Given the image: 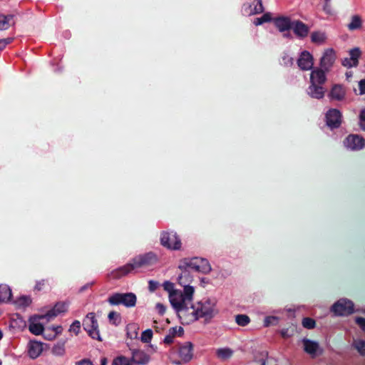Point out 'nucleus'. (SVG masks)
Instances as JSON below:
<instances>
[{
  "mask_svg": "<svg viewBox=\"0 0 365 365\" xmlns=\"http://www.w3.org/2000/svg\"><path fill=\"white\" fill-rule=\"evenodd\" d=\"M218 313L215 300L206 299L193 304L190 300L188 304H184L182 308L178 311V317L181 323L190 324L200 318L209 322Z\"/></svg>",
  "mask_w": 365,
  "mask_h": 365,
  "instance_id": "nucleus-1",
  "label": "nucleus"
},
{
  "mask_svg": "<svg viewBox=\"0 0 365 365\" xmlns=\"http://www.w3.org/2000/svg\"><path fill=\"white\" fill-rule=\"evenodd\" d=\"M157 261V255L152 252L140 255L133 258L130 263H128L112 271L109 277L112 279H119L133 272H137L140 269L147 268L154 263H156Z\"/></svg>",
  "mask_w": 365,
  "mask_h": 365,
  "instance_id": "nucleus-2",
  "label": "nucleus"
},
{
  "mask_svg": "<svg viewBox=\"0 0 365 365\" xmlns=\"http://www.w3.org/2000/svg\"><path fill=\"white\" fill-rule=\"evenodd\" d=\"M180 269L181 270V273L178 278V283L183 287L184 289L183 291L181 292L182 294H174L172 295V298L173 301H175V297L178 299L180 298L181 302L189 303L190 302V300L193 299V295L195 293V287L190 285L193 277L191 275L190 270H187L185 269Z\"/></svg>",
  "mask_w": 365,
  "mask_h": 365,
  "instance_id": "nucleus-3",
  "label": "nucleus"
},
{
  "mask_svg": "<svg viewBox=\"0 0 365 365\" xmlns=\"http://www.w3.org/2000/svg\"><path fill=\"white\" fill-rule=\"evenodd\" d=\"M137 298L133 293H115L108 298L110 305L123 304L126 307H133L135 305Z\"/></svg>",
  "mask_w": 365,
  "mask_h": 365,
  "instance_id": "nucleus-4",
  "label": "nucleus"
},
{
  "mask_svg": "<svg viewBox=\"0 0 365 365\" xmlns=\"http://www.w3.org/2000/svg\"><path fill=\"white\" fill-rule=\"evenodd\" d=\"M83 325L84 329L91 338L101 341L98 322L93 313H89L86 315L83 322Z\"/></svg>",
  "mask_w": 365,
  "mask_h": 365,
  "instance_id": "nucleus-5",
  "label": "nucleus"
},
{
  "mask_svg": "<svg viewBox=\"0 0 365 365\" xmlns=\"http://www.w3.org/2000/svg\"><path fill=\"white\" fill-rule=\"evenodd\" d=\"M331 312L338 316L349 315L354 312V304L349 299H339L331 307Z\"/></svg>",
  "mask_w": 365,
  "mask_h": 365,
  "instance_id": "nucleus-6",
  "label": "nucleus"
},
{
  "mask_svg": "<svg viewBox=\"0 0 365 365\" xmlns=\"http://www.w3.org/2000/svg\"><path fill=\"white\" fill-rule=\"evenodd\" d=\"M161 244L164 247L170 249L178 250L181 248L182 242L177 233L173 232H165L161 237Z\"/></svg>",
  "mask_w": 365,
  "mask_h": 365,
  "instance_id": "nucleus-7",
  "label": "nucleus"
},
{
  "mask_svg": "<svg viewBox=\"0 0 365 365\" xmlns=\"http://www.w3.org/2000/svg\"><path fill=\"white\" fill-rule=\"evenodd\" d=\"M192 349L193 345L191 342H185L184 344L181 345L178 349V355L180 359L175 360L170 357L172 363L179 365L190 361L193 356Z\"/></svg>",
  "mask_w": 365,
  "mask_h": 365,
  "instance_id": "nucleus-8",
  "label": "nucleus"
},
{
  "mask_svg": "<svg viewBox=\"0 0 365 365\" xmlns=\"http://www.w3.org/2000/svg\"><path fill=\"white\" fill-rule=\"evenodd\" d=\"M337 56H336V51L332 48L326 49L323 53L322 57L320 59L319 65L326 72H330L331 68L335 63Z\"/></svg>",
  "mask_w": 365,
  "mask_h": 365,
  "instance_id": "nucleus-9",
  "label": "nucleus"
},
{
  "mask_svg": "<svg viewBox=\"0 0 365 365\" xmlns=\"http://www.w3.org/2000/svg\"><path fill=\"white\" fill-rule=\"evenodd\" d=\"M163 286L165 291L168 292V293L170 304L175 309L177 314L178 315V310L183 307L185 302H181L180 298L178 299V297H175V301H173L172 295L174 294H182L181 291L175 290L174 288V284L170 282V281H165Z\"/></svg>",
  "mask_w": 365,
  "mask_h": 365,
  "instance_id": "nucleus-10",
  "label": "nucleus"
},
{
  "mask_svg": "<svg viewBox=\"0 0 365 365\" xmlns=\"http://www.w3.org/2000/svg\"><path fill=\"white\" fill-rule=\"evenodd\" d=\"M341 113L335 108L329 109L326 113L327 125L330 129H335L341 124Z\"/></svg>",
  "mask_w": 365,
  "mask_h": 365,
  "instance_id": "nucleus-11",
  "label": "nucleus"
},
{
  "mask_svg": "<svg viewBox=\"0 0 365 365\" xmlns=\"http://www.w3.org/2000/svg\"><path fill=\"white\" fill-rule=\"evenodd\" d=\"M45 318L48 319L46 314L31 317L29 319V331L34 335L41 334L44 328L43 324L41 322V320Z\"/></svg>",
  "mask_w": 365,
  "mask_h": 365,
  "instance_id": "nucleus-12",
  "label": "nucleus"
},
{
  "mask_svg": "<svg viewBox=\"0 0 365 365\" xmlns=\"http://www.w3.org/2000/svg\"><path fill=\"white\" fill-rule=\"evenodd\" d=\"M297 66L302 71H310L314 66V58L308 51H303L297 61Z\"/></svg>",
  "mask_w": 365,
  "mask_h": 365,
  "instance_id": "nucleus-13",
  "label": "nucleus"
},
{
  "mask_svg": "<svg viewBox=\"0 0 365 365\" xmlns=\"http://www.w3.org/2000/svg\"><path fill=\"white\" fill-rule=\"evenodd\" d=\"M364 139L356 134H349L344 140V145L351 150H359L364 148Z\"/></svg>",
  "mask_w": 365,
  "mask_h": 365,
  "instance_id": "nucleus-14",
  "label": "nucleus"
},
{
  "mask_svg": "<svg viewBox=\"0 0 365 365\" xmlns=\"http://www.w3.org/2000/svg\"><path fill=\"white\" fill-rule=\"evenodd\" d=\"M292 29L295 36L300 38L307 37L310 31L309 26L299 20L292 21Z\"/></svg>",
  "mask_w": 365,
  "mask_h": 365,
  "instance_id": "nucleus-15",
  "label": "nucleus"
},
{
  "mask_svg": "<svg viewBox=\"0 0 365 365\" xmlns=\"http://www.w3.org/2000/svg\"><path fill=\"white\" fill-rule=\"evenodd\" d=\"M264 7L262 0H252L250 4H244V12L247 15L262 14Z\"/></svg>",
  "mask_w": 365,
  "mask_h": 365,
  "instance_id": "nucleus-16",
  "label": "nucleus"
},
{
  "mask_svg": "<svg viewBox=\"0 0 365 365\" xmlns=\"http://www.w3.org/2000/svg\"><path fill=\"white\" fill-rule=\"evenodd\" d=\"M326 71L322 68H315L310 73V83L323 86L327 81Z\"/></svg>",
  "mask_w": 365,
  "mask_h": 365,
  "instance_id": "nucleus-17",
  "label": "nucleus"
},
{
  "mask_svg": "<svg viewBox=\"0 0 365 365\" xmlns=\"http://www.w3.org/2000/svg\"><path fill=\"white\" fill-rule=\"evenodd\" d=\"M274 23L281 32L292 29V21L289 16H278L274 19Z\"/></svg>",
  "mask_w": 365,
  "mask_h": 365,
  "instance_id": "nucleus-18",
  "label": "nucleus"
},
{
  "mask_svg": "<svg viewBox=\"0 0 365 365\" xmlns=\"http://www.w3.org/2000/svg\"><path fill=\"white\" fill-rule=\"evenodd\" d=\"M43 351V344L37 341H31L28 344V354L32 359L38 357Z\"/></svg>",
  "mask_w": 365,
  "mask_h": 365,
  "instance_id": "nucleus-19",
  "label": "nucleus"
},
{
  "mask_svg": "<svg viewBox=\"0 0 365 365\" xmlns=\"http://www.w3.org/2000/svg\"><path fill=\"white\" fill-rule=\"evenodd\" d=\"M184 334V329L181 327L170 328L168 334L164 337V344H170L176 336H181Z\"/></svg>",
  "mask_w": 365,
  "mask_h": 365,
  "instance_id": "nucleus-20",
  "label": "nucleus"
},
{
  "mask_svg": "<svg viewBox=\"0 0 365 365\" xmlns=\"http://www.w3.org/2000/svg\"><path fill=\"white\" fill-rule=\"evenodd\" d=\"M324 92L325 90L323 86L310 83L308 93L311 97L315 98L316 99H322L324 95Z\"/></svg>",
  "mask_w": 365,
  "mask_h": 365,
  "instance_id": "nucleus-21",
  "label": "nucleus"
},
{
  "mask_svg": "<svg viewBox=\"0 0 365 365\" xmlns=\"http://www.w3.org/2000/svg\"><path fill=\"white\" fill-rule=\"evenodd\" d=\"M179 269H185L187 270L192 269L197 271V257L193 258H184L180 261L178 266Z\"/></svg>",
  "mask_w": 365,
  "mask_h": 365,
  "instance_id": "nucleus-22",
  "label": "nucleus"
},
{
  "mask_svg": "<svg viewBox=\"0 0 365 365\" xmlns=\"http://www.w3.org/2000/svg\"><path fill=\"white\" fill-rule=\"evenodd\" d=\"M68 309V304L66 302H58L57 303L54 307L49 311L46 316L48 317V319L56 317L57 315L66 312Z\"/></svg>",
  "mask_w": 365,
  "mask_h": 365,
  "instance_id": "nucleus-23",
  "label": "nucleus"
},
{
  "mask_svg": "<svg viewBox=\"0 0 365 365\" xmlns=\"http://www.w3.org/2000/svg\"><path fill=\"white\" fill-rule=\"evenodd\" d=\"M63 331V327L60 325L48 327L44 334V338L47 340H53Z\"/></svg>",
  "mask_w": 365,
  "mask_h": 365,
  "instance_id": "nucleus-24",
  "label": "nucleus"
},
{
  "mask_svg": "<svg viewBox=\"0 0 365 365\" xmlns=\"http://www.w3.org/2000/svg\"><path fill=\"white\" fill-rule=\"evenodd\" d=\"M363 26V20L361 16L358 14H355L351 16V21L347 24V29L349 31H355L361 29Z\"/></svg>",
  "mask_w": 365,
  "mask_h": 365,
  "instance_id": "nucleus-25",
  "label": "nucleus"
},
{
  "mask_svg": "<svg viewBox=\"0 0 365 365\" xmlns=\"http://www.w3.org/2000/svg\"><path fill=\"white\" fill-rule=\"evenodd\" d=\"M149 360L150 357L143 351H134L133 352L131 359L132 362L138 364H145L149 361Z\"/></svg>",
  "mask_w": 365,
  "mask_h": 365,
  "instance_id": "nucleus-26",
  "label": "nucleus"
},
{
  "mask_svg": "<svg viewBox=\"0 0 365 365\" xmlns=\"http://www.w3.org/2000/svg\"><path fill=\"white\" fill-rule=\"evenodd\" d=\"M302 343L304 351L310 354L317 353V351L319 349V344L317 342L311 341L309 339L304 338L302 339Z\"/></svg>",
  "mask_w": 365,
  "mask_h": 365,
  "instance_id": "nucleus-27",
  "label": "nucleus"
},
{
  "mask_svg": "<svg viewBox=\"0 0 365 365\" xmlns=\"http://www.w3.org/2000/svg\"><path fill=\"white\" fill-rule=\"evenodd\" d=\"M330 96L332 99L341 101L345 96V90L342 86L335 85L330 91Z\"/></svg>",
  "mask_w": 365,
  "mask_h": 365,
  "instance_id": "nucleus-28",
  "label": "nucleus"
},
{
  "mask_svg": "<svg viewBox=\"0 0 365 365\" xmlns=\"http://www.w3.org/2000/svg\"><path fill=\"white\" fill-rule=\"evenodd\" d=\"M197 272L207 274L211 271L210 262L205 258L197 257Z\"/></svg>",
  "mask_w": 365,
  "mask_h": 365,
  "instance_id": "nucleus-29",
  "label": "nucleus"
},
{
  "mask_svg": "<svg viewBox=\"0 0 365 365\" xmlns=\"http://www.w3.org/2000/svg\"><path fill=\"white\" fill-rule=\"evenodd\" d=\"M11 296L12 292L11 288L6 284H0V303L9 301Z\"/></svg>",
  "mask_w": 365,
  "mask_h": 365,
  "instance_id": "nucleus-30",
  "label": "nucleus"
},
{
  "mask_svg": "<svg viewBox=\"0 0 365 365\" xmlns=\"http://www.w3.org/2000/svg\"><path fill=\"white\" fill-rule=\"evenodd\" d=\"M14 24L13 16L0 14V30H6Z\"/></svg>",
  "mask_w": 365,
  "mask_h": 365,
  "instance_id": "nucleus-31",
  "label": "nucleus"
},
{
  "mask_svg": "<svg viewBox=\"0 0 365 365\" xmlns=\"http://www.w3.org/2000/svg\"><path fill=\"white\" fill-rule=\"evenodd\" d=\"M361 56V51L359 48H354L349 50V56L352 61V65L357 66L359 64V58Z\"/></svg>",
  "mask_w": 365,
  "mask_h": 365,
  "instance_id": "nucleus-32",
  "label": "nucleus"
},
{
  "mask_svg": "<svg viewBox=\"0 0 365 365\" xmlns=\"http://www.w3.org/2000/svg\"><path fill=\"white\" fill-rule=\"evenodd\" d=\"M216 354L217 358L226 360L231 358L233 354V351L229 348L219 349L217 350Z\"/></svg>",
  "mask_w": 365,
  "mask_h": 365,
  "instance_id": "nucleus-33",
  "label": "nucleus"
},
{
  "mask_svg": "<svg viewBox=\"0 0 365 365\" xmlns=\"http://www.w3.org/2000/svg\"><path fill=\"white\" fill-rule=\"evenodd\" d=\"M311 41L316 43H322L325 41L326 36L321 31H313L311 34Z\"/></svg>",
  "mask_w": 365,
  "mask_h": 365,
  "instance_id": "nucleus-34",
  "label": "nucleus"
},
{
  "mask_svg": "<svg viewBox=\"0 0 365 365\" xmlns=\"http://www.w3.org/2000/svg\"><path fill=\"white\" fill-rule=\"evenodd\" d=\"M139 327L135 324H130L127 327V334L131 339H135L138 335Z\"/></svg>",
  "mask_w": 365,
  "mask_h": 365,
  "instance_id": "nucleus-35",
  "label": "nucleus"
},
{
  "mask_svg": "<svg viewBox=\"0 0 365 365\" xmlns=\"http://www.w3.org/2000/svg\"><path fill=\"white\" fill-rule=\"evenodd\" d=\"M32 302V300L30 297L28 296H21L19 297L16 300V304L19 307L25 308L29 307Z\"/></svg>",
  "mask_w": 365,
  "mask_h": 365,
  "instance_id": "nucleus-36",
  "label": "nucleus"
},
{
  "mask_svg": "<svg viewBox=\"0 0 365 365\" xmlns=\"http://www.w3.org/2000/svg\"><path fill=\"white\" fill-rule=\"evenodd\" d=\"M112 365H132V361L125 356H119L113 360Z\"/></svg>",
  "mask_w": 365,
  "mask_h": 365,
  "instance_id": "nucleus-37",
  "label": "nucleus"
},
{
  "mask_svg": "<svg viewBox=\"0 0 365 365\" xmlns=\"http://www.w3.org/2000/svg\"><path fill=\"white\" fill-rule=\"evenodd\" d=\"M108 318L109 322L115 326L118 325L121 321L120 314H118V312H114V311L110 312L108 314Z\"/></svg>",
  "mask_w": 365,
  "mask_h": 365,
  "instance_id": "nucleus-38",
  "label": "nucleus"
},
{
  "mask_svg": "<svg viewBox=\"0 0 365 365\" xmlns=\"http://www.w3.org/2000/svg\"><path fill=\"white\" fill-rule=\"evenodd\" d=\"M236 322L238 325L246 326L250 322V317L246 314H237Z\"/></svg>",
  "mask_w": 365,
  "mask_h": 365,
  "instance_id": "nucleus-39",
  "label": "nucleus"
},
{
  "mask_svg": "<svg viewBox=\"0 0 365 365\" xmlns=\"http://www.w3.org/2000/svg\"><path fill=\"white\" fill-rule=\"evenodd\" d=\"M272 21V17L270 13H265L260 17H257L255 20L254 24L257 26V25L262 24L265 22H270Z\"/></svg>",
  "mask_w": 365,
  "mask_h": 365,
  "instance_id": "nucleus-40",
  "label": "nucleus"
},
{
  "mask_svg": "<svg viewBox=\"0 0 365 365\" xmlns=\"http://www.w3.org/2000/svg\"><path fill=\"white\" fill-rule=\"evenodd\" d=\"M355 349H356L362 356L365 354V341L358 339L354 342Z\"/></svg>",
  "mask_w": 365,
  "mask_h": 365,
  "instance_id": "nucleus-41",
  "label": "nucleus"
},
{
  "mask_svg": "<svg viewBox=\"0 0 365 365\" xmlns=\"http://www.w3.org/2000/svg\"><path fill=\"white\" fill-rule=\"evenodd\" d=\"M294 63V58L290 57L287 53H284L282 56L281 64L284 66H292Z\"/></svg>",
  "mask_w": 365,
  "mask_h": 365,
  "instance_id": "nucleus-42",
  "label": "nucleus"
},
{
  "mask_svg": "<svg viewBox=\"0 0 365 365\" xmlns=\"http://www.w3.org/2000/svg\"><path fill=\"white\" fill-rule=\"evenodd\" d=\"M302 326L306 329H314L316 326V322L311 319V317H304L302 319Z\"/></svg>",
  "mask_w": 365,
  "mask_h": 365,
  "instance_id": "nucleus-43",
  "label": "nucleus"
},
{
  "mask_svg": "<svg viewBox=\"0 0 365 365\" xmlns=\"http://www.w3.org/2000/svg\"><path fill=\"white\" fill-rule=\"evenodd\" d=\"M152 336H153V331L151 329H148L142 333L140 339L143 342L147 343L151 340Z\"/></svg>",
  "mask_w": 365,
  "mask_h": 365,
  "instance_id": "nucleus-44",
  "label": "nucleus"
},
{
  "mask_svg": "<svg viewBox=\"0 0 365 365\" xmlns=\"http://www.w3.org/2000/svg\"><path fill=\"white\" fill-rule=\"evenodd\" d=\"M81 330V323L79 321H75L72 323L69 328V332L77 335Z\"/></svg>",
  "mask_w": 365,
  "mask_h": 365,
  "instance_id": "nucleus-45",
  "label": "nucleus"
},
{
  "mask_svg": "<svg viewBox=\"0 0 365 365\" xmlns=\"http://www.w3.org/2000/svg\"><path fill=\"white\" fill-rule=\"evenodd\" d=\"M53 353L56 355H62L64 353V346L62 344H57L53 346Z\"/></svg>",
  "mask_w": 365,
  "mask_h": 365,
  "instance_id": "nucleus-46",
  "label": "nucleus"
},
{
  "mask_svg": "<svg viewBox=\"0 0 365 365\" xmlns=\"http://www.w3.org/2000/svg\"><path fill=\"white\" fill-rule=\"evenodd\" d=\"M355 322L357 325L365 331V319L362 317H357L355 318Z\"/></svg>",
  "mask_w": 365,
  "mask_h": 365,
  "instance_id": "nucleus-47",
  "label": "nucleus"
},
{
  "mask_svg": "<svg viewBox=\"0 0 365 365\" xmlns=\"http://www.w3.org/2000/svg\"><path fill=\"white\" fill-rule=\"evenodd\" d=\"M359 118L361 120V128L362 130H365V108L362 109L360 112Z\"/></svg>",
  "mask_w": 365,
  "mask_h": 365,
  "instance_id": "nucleus-48",
  "label": "nucleus"
},
{
  "mask_svg": "<svg viewBox=\"0 0 365 365\" xmlns=\"http://www.w3.org/2000/svg\"><path fill=\"white\" fill-rule=\"evenodd\" d=\"M273 322H277V317H267L264 319V326H269V324H272Z\"/></svg>",
  "mask_w": 365,
  "mask_h": 365,
  "instance_id": "nucleus-49",
  "label": "nucleus"
},
{
  "mask_svg": "<svg viewBox=\"0 0 365 365\" xmlns=\"http://www.w3.org/2000/svg\"><path fill=\"white\" fill-rule=\"evenodd\" d=\"M342 66L347 67V68H351V67L354 66V65H352V61L350 58V57L344 58V59H342Z\"/></svg>",
  "mask_w": 365,
  "mask_h": 365,
  "instance_id": "nucleus-50",
  "label": "nucleus"
},
{
  "mask_svg": "<svg viewBox=\"0 0 365 365\" xmlns=\"http://www.w3.org/2000/svg\"><path fill=\"white\" fill-rule=\"evenodd\" d=\"M359 94H365V78L359 82Z\"/></svg>",
  "mask_w": 365,
  "mask_h": 365,
  "instance_id": "nucleus-51",
  "label": "nucleus"
},
{
  "mask_svg": "<svg viewBox=\"0 0 365 365\" xmlns=\"http://www.w3.org/2000/svg\"><path fill=\"white\" fill-rule=\"evenodd\" d=\"M158 283L157 282H154V281H149V290L150 292H154L155 290L157 289L158 288Z\"/></svg>",
  "mask_w": 365,
  "mask_h": 365,
  "instance_id": "nucleus-52",
  "label": "nucleus"
},
{
  "mask_svg": "<svg viewBox=\"0 0 365 365\" xmlns=\"http://www.w3.org/2000/svg\"><path fill=\"white\" fill-rule=\"evenodd\" d=\"M76 365H93V363L88 359L81 360L76 364Z\"/></svg>",
  "mask_w": 365,
  "mask_h": 365,
  "instance_id": "nucleus-53",
  "label": "nucleus"
},
{
  "mask_svg": "<svg viewBox=\"0 0 365 365\" xmlns=\"http://www.w3.org/2000/svg\"><path fill=\"white\" fill-rule=\"evenodd\" d=\"M281 335L283 338H288L290 336V334L288 333V329H282L281 331Z\"/></svg>",
  "mask_w": 365,
  "mask_h": 365,
  "instance_id": "nucleus-54",
  "label": "nucleus"
},
{
  "mask_svg": "<svg viewBox=\"0 0 365 365\" xmlns=\"http://www.w3.org/2000/svg\"><path fill=\"white\" fill-rule=\"evenodd\" d=\"M8 43L6 39H0V50H2Z\"/></svg>",
  "mask_w": 365,
  "mask_h": 365,
  "instance_id": "nucleus-55",
  "label": "nucleus"
},
{
  "mask_svg": "<svg viewBox=\"0 0 365 365\" xmlns=\"http://www.w3.org/2000/svg\"><path fill=\"white\" fill-rule=\"evenodd\" d=\"M324 1H325V4L324 5V10L329 11L330 9V5H329L330 0H324Z\"/></svg>",
  "mask_w": 365,
  "mask_h": 365,
  "instance_id": "nucleus-56",
  "label": "nucleus"
},
{
  "mask_svg": "<svg viewBox=\"0 0 365 365\" xmlns=\"http://www.w3.org/2000/svg\"><path fill=\"white\" fill-rule=\"evenodd\" d=\"M107 364V359L106 358H101V365H106Z\"/></svg>",
  "mask_w": 365,
  "mask_h": 365,
  "instance_id": "nucleus-57",
  "label": "nucleus"
},
{
  "mask_svg": "<svg viewBox=\"0 0 365 365\" xmlns=\"http://www.w3.org/2000/svg\"><path fill=\"white\" fill-rule=\"evenodd\" d=\"M201 282L204 284L209 283V279L205 277L201 278Z\"/></svg>",
  "mask_w": 365,
  "mask_h": 365,
  "instance_id": "nucleus-58",
  "label": "nucleus"
},
{
  "mask_svg": "<svg viewBox=\"0 0 365 365\" xmlns=\"http://www.w3.org/2000/svg\"><path fill=\"white\" fill-rule=\"evenodd\" d=\"M41 285H43V282H38V283H37L36 288L39 290V289H41Z\"/></svg>",
  "mask_w": 365,
  "mask_h": 365,
  "instance_id": "nucleus-59",
  "label": "nucleus"
},
{
  "mask_svg": "<svg viewBox=\"0 0 365 365\" xmlns=\"http://www.w3.org/2000/svg\"><path fill=\"white\" fill-rule=\"evenodd\" d=\"M165 311V307L163 304H161V313L163 314Z\"/></svg>",
  "mask_w": 365,
  "mask_h": 365,
  "instance_id": "nucleus-60",
  "label": "nucleus"
},
{
  "mask_svg": "<svg viewBox=\"0 0 365 365\" xmlns=\"http://www.w3.org/2000/svg\"><path fill=\"white\" fill-rule=\"evenodd\" d=\"M3 337V334H2V331L0 330V340L2 339Z\"/></svg>",
  "mask_w": 365,
  "mask_h": 365,
  "instance_id": "nucleus-61",
  "label": "nucleus"
},
{
  "mask_svg": "<svg viewBox=\"0 0 365 365\" xmlns=\"http://www.w3.org/2000/svg\"><path fill=\"white\" fill-rule=\"evenodd\" d=\"M262 365H265V361H262Z\"/></svg>",
  "mask_w": 365,
  "mask_h": 365,
  "instance_id": "nucleus-62",
  "label": "nucleus"
},
{
  "mask_svg": "<svg viewBox=\"0 0 365 365\" xmlns=\"http://www.w3.org/2000/svg\"><path fill=\"white\" fill-rule=\"evenodd\" d=\"M284 36L288 37L289 36V34H284Z\"/></svg>",
  "mask_w": 365,
  "mask_h": 365,
  "instance_id": "nucleus-63",
  "label": "nucleus"
},
{
  "mask_svg": "<svg viewBox=\"0 0 365 365\" xmlns=\"http://www.w3.org/2000/svg\"><path fill=\"white\" fill-rule=\"evenodd\" d=\"M1 364H2V361L0 360V365H1Z\"/></svg>",
  "mask_w": 365,
  "mask_h": 365,
  "instance_id": "nucleus-64",
  "label": "nucleus"
}]
</instances>
